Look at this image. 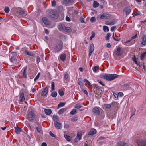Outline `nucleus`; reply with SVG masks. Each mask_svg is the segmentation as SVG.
<instances>
[{"label": "nucleus", "instance_id": "nucleus-1", "mask_svg": "<svg viewBox=\"0 0 146 146\" xmlns=\"http://www.w3.org/2000/svg\"><path fill=\"white\" fill-rule=\"evenodd\" d=\"M118 75L116 74H102L100 75L101 78L106 80L108 81H111L118 77Z\"/></svg>", "mask_w": 146, "mask_h": 146}, {"label": "nucleus", "instance_id": "nucleus-2", "mask_svg": "<svg viewBox=\"0 0 146 146\" xmlns=\"http://www.w3.org/2000/svg\"><path fill=\"white\" fill-rule=\"evenodd\" d=\"M138 146H146V140L141 139H137L136 141Z\"/></svg>", "mask_w": 146, "mask_h": 146}, {"label": "nucleus", "instance_id": "nucleus-3", "mask_svg": "<svg viewBox=\"0 0 146 146\" xmlns=\"http://www.w3.org/2000/svg\"><path fill=\"white\" fill-rule=\"evenodd\" d=\"M35 115L33 111H31L28 113L27 115V119L29 121L33 120L35 117Z\"/></svg>", "mask_w": 146, "mask_h": 146}, {"label": "nucleus", "instance_id": "nucleus-4", "mask_svg": "<svg viewBox=\"0 0 146 146\" xmlns=\"http://www.w3.org/2000/svg\"><path fill=\"white\" fill-rule=\"evenodd\" d=\"M50 16L52 18L56 19L58 17V14L54 11H52L50 13Z\"/></svg>", "mask_w": 146, "mask_h": 146}, {"label": "nucleus", "instance_id": "nucleus-5", "mask_svg": "<svg viewBox=\"0 0 146 146\" xmlns=\"http://www.w3.org/2000/svg\"><path fill=\"white\" fill-rule=\"evenodd\" d=\"M128 145V141L126 143L123 141H119L117 143L116 146H127Z\"/></svg>", "mask_w": 146, "mask_h": 146}, {"label": "nucleus", "instance_id": "nucleus-6", "mask_svg": "<svg viewBox=\"0 0 146 146\" xmlns=\"http://www.w3.org/2000/svg\"><path fill=\"white\" fill-rule=\"evenodd\" d=\"M63 45L62 43L59 44L57 46H56L55 48V52H59L62 49Z\"/></svg>", "mask_w": 146, "mask_h": 146}, {"label": "nucleus", "instance_id": "nucleus-7", "mask_svg": "<svg viewBox=\"0 0 146 146\" xmlns=\"http://www.w3.org/2000/svg\"><path fill=\"white\" fill-rule=\"evenodd\" d=\"M115 54L116 55L119 56L121 55L123 53L122 50L121 48L119 47L117 48V50L115 52Z\"/></svg>", "mask_w": 146, "mask_h": 146}, {"label": "nucleus", "instance_id": "nucleus-8", "mask_svg": "<svg viewBox=\"0 0 146 146\" xmlns=\"http://www.w3.org/2000/svg\"><path fill=\"white\" fill-rule=\"evenodd\" d=\"M48 92V88L46 87L42 91L41 93V96H46Z\"/></svg>", "mask_w": 146, "mask_h": 146}, {"label": "nucleus", "instance_id": "nucleus-9", "mask_svg": "<svg viewBox=\"0 0 146 146\" xmlns=\"http://www.w3.org/2000/svg\"><path fill=\"white\" fill-rule=\"evenodd\" d=\"M74 0H64V3L66 5H71Z\"/></svg>", "mask_w": 146, "mask_h": 146}, {"label": "nucleus", "instance_id": "nucleus-10", "mask_svg": "<svg viewBox=\"0 0 146 146\" xmlns=\"http://www.w3.org/2000/svg\"><path fill=\"white\" fill-rule=\"evenodd\" d=\"M94 46L93 44H90V50H89V56L90 57L93 51L94 50Z\"/></svg>", "mask_w": 146, "mask_h": 146}, {"label": "nucleus", "instance_id": "nucleus-11", "mask_svg": "<svg viewBox=\"0 0 146 146\" xmlns=\"http://www.w3.org/2000/svg\"><path fill=\"white\" fill-rule=\"evenodd\" d=\"M25 100L24 93L23 92H22L19 94V101L20 102H23Z\"/></svg>", "mask_w": 146, "mask_h": 146}, {"label": "nucleus", "instance_id": "nucleus-12", "mask_svg": "<svg viewBox=\"0 0 146 146\" xmlns=\"http://www.w3.org/2000/svg\"><path fill=\"white\" fill-rule=\"evenodd\" d=\"M9 58L11 62L14 64H17L18 63L17 60L13 56H10Z\"/></svg>", "mask_w": 146, "mask_h": 146}, {"label": "nucleus", "instance_id": "nucleus-13", "mask_svg": "<svg viewBox=\"0 0 146 146\" xmlns=\"http://www.w3.org/2000/svg\"><path fill=\"white\" fill-rule=\"evenodd\" d=\"M116 21L115 20L108 21L106 22V24L108 25H112L115 24Z\"/></svg>", "mask_w": 146, "mask_h": 146}, {"label": "nucleus", "instance_id": "nucleus-14", "mask_svg": "<svg viewBox=\"0 0 146 146\" xmlns=\"http://www.w3.org/2000/svg\"><path fill=\"white\" fill-rule=\"evenodd\" d=\"M92 111L95 114L99 115L100 114V111L99 109L95 107L92 110Z\"/></svg>", "mask_w": 146, "mask_h": 146}, {"label": "nucleus", "instance_id": "nucleus-15", "mask_svg": "<svg viewBox=\"0 0 146 146\" xmlns=\"http://www.w3.org/2000/svg\"><path fill=\"white\" fill-rule=\"evenodd\" d=\"M141 44L144 46L146 45V36L144 35L142 38Z\"/></svg>", "mask_w": 146, "mask_h": 146}, {"label": "nucleus", "instance_id": "nucleus-16", "mask_svg": "<svg viewBox=\"0 0 146 146\" xmlns=\"http://www.w3.org/2000/svg\"><path fill=\"white\" fill-rule=\"evenodd\" d=\"M65 26L63 24H60L58 25V29L60 31H64Z\"/></svg>", "mask_w": 146, "mask_h": 146}, {"label": "nucleus", "instance_id": "nucleus-17", "mask_svg": "<svg viewBox=\"0 0 146 146\" xmlns=\"http://www.w3.org/2000/svg\"><path fill=\"white\" fill-rule=\"evenodd\" d=\"M43 22L46 25H49L50 24V22L48 19L46 17H43L42 19Z\"/></svg>", "mask_w": 146, "mask_h": 146}, {"label": "nucleus", "instance_id": "nucleus-18", "mask_svg": "<svg viewBox=\"0 0 146 146\" xmlns=\"http://www.w3.org/2000/svg\"><path fill=\"white\" fill-rule=\"evenodd\" d=\"M45 113L47 115H50L52 113V110L50 109H45L44 110Z\"/></svg>", "mask_w": 146, "mask_h": 146}, {"label": "nucleus", "instance_id": "nucleus-19", "mask_svg": "<svg viewBox=\"0 0 146 146\" xmlns=\"http://www.w3.org/2000/svg\"><path fill=\"white\" fill-rule=\"evenodd\" d=\"M96 132V129H92L90 131L88 134L90 135H92L93 134H95Z\"/></svg>", "mask_w": 146, "mask_h": 146}, {"label": "nucleus", "instance_id": "nucleus-20", "mask_svg": "<svg viewBox=\"0 0 146 146\" xmlns=\"http://www.w3.org/2000/svg\"><path fill=\"white\" fill-rule=\"evenodd\" d=\"M124 11L125 12L126 15H127L129 14L131 10L129 7H126L124 9Z\"/></svg>", "mask_w": 146, "mask_h": 146}, {"label": "nucleus", "instance_id": "nucleus-21", "mask_svg": "<svg viewBox=\"0 0 146 146\" xmlns=\"http://www.w3.org/2000/svg\"><path fill=\"white\" fill-rule=\"evenodd\" d=\"M14 128L15 132L17 134H19L22 131L21 129L18 127H15Z\"/></svg>", "mask_w": 146, "mask_h": 146}, {"label": "nucleus", "instance_id": "nucleus-22", "mask_svg": "<svg viewBox=\"0 0 146 146\" xmlns=\"http://www.w3.org/2000/svg\"><path fill=\"white\" fill-rule=\"evenodd\" d=\"M35 128L38 133H40L42 130V127L38 125H37L36 126Z\"/></svg>", "mask_w": 146, "mask_h": 146}, {"label": "nucleus", "instance_id": "nucleus-23", "mask_svg": "<svg viewBox=\"0 0 146 146\" xmlns=\"http://www.w3.org/2000/svg\"><path fill=\"white\" fill-rule=\"evenodd\" d=\"M54 126L57 129H60L61 127V124L58 122L54 123Z\"/></svg>", "mask_w": 146, "mask_h": 146}, {"label": "nucleus", "instance_id": "nucleus-24", "mask_svg": "<svg viewBox=\"0 0 146 146\" xmlns=\"http://www.w3.org/2000/svg\"><path fill=\"white\" fill-rule=\"evenodd\" d=\"M23 76L25 78H27V74H26V71H27V67H26L23 68Z\"/></svg>", "mask_w": 146, "mask_h": 146}, {"label": "nucleus", "instance_id": "nucleus-25", "mask_svg": "<svg viewBox=\"0 0 146 146\" xmlns=\"http://www.w3.org/2000/svg\"><path fill=\"white\" fill-rule=\"evenodd\" d=\"M53 119L54 123L58 122V121L59 119L58 116L57 115H54L53 116Z\"/></svg>", "mask_w": 146, "mask_h": 146}, {"label": "nucleus", "instance_id": "nucleus-26", "mask_svg": "<svg viewBox=\"0 0 146 146\" xmlns=\"http://www.w3.org/2000/svg\"><path fill=\"white\" fill-rule=\"evenodd\" d=\"M72 29L70 27H65L64 31L67 32H70L72 31Z\"/></svg>", "mask_w": 146, "mask_h": 146}, {"label": "nucleus", "instance_id": "nucleus-27", "mask_svg": "<svg viewBox=\"0 0 146 146\" xmlns=\"http://www.w3.org/2000/svg\"><path fill=\"white\" fill-rule=\"evenodd\" d=\"M66 57V55L65 54H63L60 55V58L62 61H64L65 60Z\"/></svg>", "mask_w": 146, "mask_h": 146}, {"label": "nucleus", "instance_id": "nucleus-28", "mask_svg": "<svg viewBox=\"0 0 146 146\" xmlns=\"http://www.w3.org/2000/svg\"><path fill=\"white\" fill-rule=\"evenodd\" d=\"M25 53L26 54L31 56H33L34 55L33 53H31V52H29L27 50H25Z\"/></svg>", "mask_w": 146, "mask_h": 146}, {"label": "nucleus", "instance_id": "nucleus-29", "mask_svg": "<svg viewBox=\"0 0 146 146\" xmlns=\"http://www.w3.org/2000/svg\"><path fill=\"white\" fill-rule=\"evenodd\" d=\"M146 56V52L142 53L140 57L141 60H143Z\"/></svg>", "mask_w": 146, "mask_h": 146}, {"label": "nucleus", "instance_id": "nucleus-30", "mask_svg": "<svg viewBox=\"0 0 146 146\" xmlns=\"http://www.w3.org/2000/svg\"><path fill=\"white\" fill-rule=\"evenodd\" d=\"M58 93L61 96H62L64 95V92L63 90L61 89H59L58 91Z\"/></svg>", "mask_w": 146, "mask_h": 146}, {"label": "nucleus", "instance_id": "nucleus-31", "mask_svg": "<svg viewBox=\"0 0 146 146\" xmlns=\"http://www.w3.org/2000/svg\"><path fill=\"white\" fill-rule=\"evenodd\" d=\"M99 5V3L96 1H94V3L93 4V7L94 8L97 7Z\"/></svg>", "mask_w": 146, "mask_h": 146}, {"label": "nucleus", "instance_id": "nucleus-32", "mask_svg": "<svg viewBox=\"0 0 146 146\" xmlns=\"http://www.w3.org/2000/svg\"><path fill=\"white\" fill-rule=\"evenodd\" d=\"M82 106V105L81 104L78 103L75 105L74 108L76 109H79L81 108Z\"/></svg>", "mask_w": 146, "mask_h": 146}, {"label": "nucleus", "instance_id": "nucleus-33", "mask_svg": "<svg viewBox=\"0 0 146 146\" xmlns=\"http://www.w3.org/2000/svg\"><path fill=\"white\" fill-rule=\"evenodd\" d=\"M76 137L77 138H78L79 139V140H80L81 139L82 137V133L80 132H79L78 133Z\"/></svg>", "mask_w": 146, "mask_h": 146}, {"label": "nucleus", "instance_id": "nucleus-34", "mask_svg": "<svg viewBox=\"0 0 146 146\" xmlns=\"http://www.w3.org/2000/svg\"><path fill=\"white\" fill-rule=\"evenodd\" d=\"M57 95V93L56 92L54 91L51 94V96L54 98L56 97Z\"/></svg>", "mask_w": 146, "mask_h": 146}, {"label": "nucleus", "instance_id": "nucleus-35", "mask_svg": "<svg viewBox=\"0 0 146 146\" xmlns=\"http://www.w3.org/2000/svg\"><path fill=\"white\" fill-rule=\"evenodd\" d=\"M65 103L61 102L60 103L58 106V108L59 109L60 108L63 106L65 105Z\"/></svg>", "mask_w": 146, "mask_h": 146}, {"label": "nucleus", "instance_id": "nucleus-36", "mask_svg": "<svg viewBox=\"0 0 146 146\" xmlns=\"http://www.w3.org/2000/svg\"><path fill=\"white\" fill-rule=\"evenodd\" d=\"M66 110L65 108H63L60 109L58 111L59 114H60L63 113Z\"/></svg>", "mask_w": 146, "mask_h": 146}, {"label": "nucleus", "instance_id": "nucleus-37", "mask_svg": "<svg viewBox=\"0 0 146 146\" xmlns=\"http://www.w3.org/2000/svg\"><path fill=\"white\" fill-rule=\"evenodd\" d=\"M104 106L105 108L108 109H110L111 107V105L109 104H105Z\"/></svg>", "mask_w": 146, "mask_h": 146}, {"label": "nucleus", "instance_id": "nucleus-38", "mask_svg": "<svg viewBox=\"0 0 146 146\" xmlns=\"http://www.w3.org/2000/svg\"><path fill=\"white\" fill-rule=\"evenodd\" d=\"M103 29L104 31H109V29L108 26H104L103 27Z\"/></svg>", "mask_w": 146, "mask_h": 146}, {"label": "nucleus", "instance_id": "nucleus-39", "mask_svg": "<svg viewBox=\"0 0 146 146\" xmlns=\"http://www.w3.org/2000/svg\"><path fill=\"white\" fill-rule=\"evenodd\" d=\"M76 112V110L74 109H72V111L70 112V113L72 115L75 114Z\"/></svg>", "mask_w": 146, "mask_h": 146}, {"label": "nucleus", "instance_id": "nucleus-40", "mask_svg": "<svg viewBox=\"0 0 146 146\" xmlns=\"http://www.w3.org/2000/svg\"><path fill=\"white\" fill-rule=\"evenodd\" d=\"M99 69V66H95L93 68V70L94 72H96L97 70Z\"/></svg>", "mask_w": 146, "mask_h": 146}, {"label": "nucleus", "instance_id": "nucleus-41", "mask_svg": "<svg viewBox=\"0 0 146 146\" xmlns=\"http://www.w3.org/2000/svg\"><path fill=\"white\" fill-rule=\"evenodd\" d=\"M4 10L6 13H8L10 11V9L8 7H5Z\"/></svg>", "mask_w": 146, "mask_h": 146}, {"label": "nucleus", "instance_id": "nucleus-42", "mask_svg": "<svg viewBox=\"0 0 146 146\" xmlns=\"http://www.w3.org/2000/svg\"><path fill=\"white\" fill-rule=\"evenodd\" d=\"M64 137L65 139L68 141H70V137L69 136L67 135H64Z\"/></svg>", "mask_w": 146, "mask_h": 146}, {"label": "nucleus", "instance_id": "nucleus-43", "mask_svg": "<svg viewBox=\"0 0 146 146\" xmlns=\"http://www.w3.org/2000/svg\"><path fill=\"white\" fill-rule=\"evenodd\" d=\"M92 35L90 37V40H92V38L95 37V33L94 32H92L91 33Z\"/></svg>", "mask_w": 146, "mask_h": 146}, {"label": "nucleus", "instance_id": "nucleus-44", "mask_svg": "<svg viewBox=\"0 0 146 146\" xmlns=\"http://www.w3.org/2000/svg\"><path fill=\"white\" fill-rule=\"evenodd\" d=\"M40 73H38L36 76L35 78L34 79V81L35 82L36 80L39 78L40 76Z\"/></svg>", "mask_w": 146, "mask_h": 146}, {"label": "nucleus", "instance_id": "nucleus-45", "mask_svg": "<svg viewBox=\"0 0 146 146\" xmlns=\"http://www.w3.org/2000/svg\"><path fill=\"white\" fill-rule=\"evenodd\" d=\"M90 21L91 22L93 23L96 21V19L94 17H92L90 18Z\"/></svg>", "mask_w": 146, "mask_h": 146}, {"label": "nucleus", "instance_id": "nucleus-46", "mask_svg": "<svg viewBox=\"0 0 146 146\" xmlns=\"http://www.w3.org/2000/svg\"><path fill=\"white\" fill-rule=\"evenodd\" d=\"M111 36V35L110 33H108L107 34V35L105 37L106 39V40H108L109 39V38Z\"/></svg>", "mask_w": 146, "mask_h": 146}, {"label": "nucleus", "instance_id": "nucleus-47", "mask_svg": "<svg viewBox=\"0 0 146 146\" xmlns=\"http://www.w3.org/2000/svg\"><path fill=\"white\" fill-rule=\"evenodd\" d=\"M79 83L78 84L80 86H82L83 85V83L82 82V80L81 79L80 80V79H79Z\"/></svg>", "mask_w": 146, "mask_h": 146}, {"label": "nucleus", "instance_id": "nucleus-48", "mask_svg": "<svg viewBox=\"0 0 146 146\" xmlns=\"http://www.w3.org/2000/svg\"><path fill=\"white\" fill-rule=\"evenodd\" d=\"M17 56V53L16 52H13L11 54V55H10V56H13L14 57L16 58Z\"/></svg>", "mask_w": 146, "mask_h": 146}, {"label": "nucleus", "instance_id": "nucleus-49", "mask_svg": "<svg viewBox=\"0 0 146 146\" xmlns=\"http://www.w3.org/2000/svg\"><path fill=\"white\" fill-rule=\"evenodd\" d=\"M54 82H52L51 83V90L53 91L54 90Z\"/></svg>", "mask_w": 146, "mask_h": 146}, {"label": "nucleus", "instance_id": "nucleus-50", "mask_svg": "<svg viewBox=\"0 0 146 146\" xmlns=\"http://www.w3.org/2000/svg\"><path fill=\"white\" fill-rule=\"evenodd\" d=\"M68 77V75L67 73L64 74V78L65 79H67Z\"/></svg>", "mask_w": 146, "mask_h": 146}, {"label": "nucleus", "instance_id": "nucleus-51", "mask_svg": "<svg viewBox=\"0 0 146 146\" xmlns=\"http://www.w3.org/2000/svg\"><path fill=\"white\" fill-rule=\"evenodd\" d=\"M84 82H86L87 83L88 85H91V84L90 82L86 79H84Z\"/></svg>", "mask_w": 146, "mask_h": 146}, {"label": "nucleus", "instance_id": "nucleus-52", "mask_svg": "<svg viewBox=\"0 0 146 146\" xmlns=\"http://www.w3.org/2000/svg\"><path fill=\"white\" fill-rule=\"evenodd\" d=\"M19 13L20 15H22L25 14V12L22 10H20L19 11Z\"/></svg>", "mask_w": 146, "mask_h": 146}, {"label": "nucleus", "instance_id": "nucleus-53", "mask_svg": "<svg viewBox=\"0 0 146 146\" xmlns=\"http://www.w3.org/2000/svg\"><path fill=\"white\" fill-rule=\"evenodd\" d=\"M78 119V117L76 116L74 117L72 119V121H76Z\"/></svg>", "mask_w": 146, "mask_h": 146}, {"label": "nucleus", "instance_id": "nucleus-54", "mask_svg": "<svg viewBox=\"0 0 146 146\" xmlns=\"http://www.w3.org/2000/svg\"><path fill=\"white\" fill-rule=\"evenodd\" d=\"M97 81L101 85H102L103 86L104 85V84L103 83V82L102 81L100 80H98Z\"/></svg>", "mask_w": 146, "mask_h": 146}, {"label": "nucleus", "instance_id": "nucleus-55", "mask_svg": "<svg viewBox=\"0 0 146 146\" xmlns=\"http://www.w3.org/2000/svg\"><path fill=\"white\" fill-rule=\"evenodd\" d=\"M133 61L135 62V63L136 64H137V62L136 60V58L134 56L133 58Z\"/></svg>", "mask_w": 146, "mask_h": 146}, {"label": "nucleus", "instance_id": "nucleus-56", "mask_svg": "<svg viewBox=\"0 0 146 146\" xmlns=\"http://www.w3.org/2000/svg\"><path fill=\"white\" fill-rule=\"evenodd\" d=\"M37 59V64H38L40 60V59L39 57L37 56L36 57Z\"/></svg>", "mask_w": 146, "mask_h": 146}, {"label": "nucleus", "instance_id": "nucleus-57", "mask_svg": "<svg viewBox=\"0 0 146 146\" xmlns=\"http://www.w3.org/2000/svg\"><path fill=\"white\" fill-rule=\"evenodd\" d=\"M50 135L52 137H55V135H54L52 131H50L49 132Z\"/></svg>", "mask_w": 146, "mask_h": 146}, {"label": "nucleus", "instance_id": "nucleus-58", "mask_svg": "<svg viewBox=\"0 0 146 146\" xmlns=\"http://www.w3.org/2000/svg\"><path fill=\"white\" fill-rule=\"evenodd\" d=\"M56 4V2L54 1V0L52 1V6H55Z\"/></svg>", "mask_w": 146, "mask_h": 146}, {"label": "nucleus", "instance_id": "nucleus-59", "mask_svg": "<svg viewBox=\"0 0 146 146\" xmlns=\"http://www.w3.org/2000/svg\"><path fill=\"white\" fill-rule=\"evenodd\" d=\"M116 28V27L115 26H113L111 27V31L112 32H113L114 31L115 29Z\"/></svg>", "mask_w": 146, "mask_h": 146}, {"label": "nucleus", "instance_id": "nucleus-60", "mask_svg": "<svg viewBox=\"0 0 146 146\" xmlns=\"http://www.w3.org/2000/svg\"><path fill=\"white\" fill-rule=\"evenodd\" d=\"M137 34H136L134 36H133L131 38V39L132 40H133V39L136 38L137 37Z\"/></svg>", "mask_w": 146, "mask_h": 146}, {"label": "nucleus", "instance_id": "nucleus-61", "mask_svg": "<svg viewBox=\"0 0 146 146\" xmlns=\"http://www.w3.org/2000/svg\"><path fill=\"white\" fill-rule=\"evenodd\" d=\"M66 20L67 21L69 22L70 21V18L68 16H66Z\"/></svg>", "mask_w": 146, "mask_h": 146}, {"label": "nucleus", "instance_id": "nucleus-62", "mask_svg": "<svg viewBox=\"0 0 146 146\" xmlns=\"http://www.w3.org/2000/svg\"><path fill=\"white\" fill-rule=\"evenodd\" d=\"M113 95L116 98H117L118 97V95L117 94H116L114 92L113 93Z\"/></svg>", "mask_w": 146, "mask_h": 146}, {"label": "nucleus", "instance_id": "nucleus-63", "mask_svg": "<svg viewBox=\"0 0 146 146\" xmlns=\"http://www.w3.org/2000/svg\"><path fill=\"white\" fill-rule=\"evenodd\" d=\"M45 33L46 34H49V31L47 29H45Z\"/></svg>", "mask_w": 146, "mask_h": 146}, {"label": "nucleus", "instance_id": "nucleus-64", "mask_svg": "<svg viewBox=\"0 0 146 146\" xmlns=\"http://www.w3.org/2000/svg\"><path fill=\"white\" fill-rule=\"evenodd\" d=\"M41 146H47V144L45 143H43L41 145Z\"/></svg>", "mask_w": 146, "mask_h": 146}]
</instances>
